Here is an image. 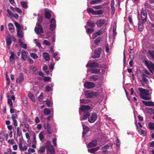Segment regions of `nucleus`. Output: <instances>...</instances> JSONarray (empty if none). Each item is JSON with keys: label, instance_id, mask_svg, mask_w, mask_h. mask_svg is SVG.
I'll use <instances>...</instances> for the list:
<instances>
[{"label": "nucleus", "instance_id": "33", "mask_svg": "<svg viewBox=\"0 0 154 154\" xmlns=\"http://www.w3.org/2000/svg\"><path fill=\"white\" fill-rule=\"evenodd\" d=\"M102 2V0H92L90 2L91 5L100 3Z\"/></svg>", "mask_w": 154, "mask_h": 154}, {"label": "nucleus", "instance_id": "8", "mask_svg": "<svg viewBox=\"0 0 154 154\" xmlns=\"http://www.w3.org/2000/svg\"><path fill=\"white\" fill-rule=\"evenodd\" d=\"M97 93L95 92H91V93L87 92L85 94V96L88 98H90L93 96H97Z\"/></svg>", "mask_w": 154, "mask_h": 154}, {"label": "nucleus", "instance_id": "38", "mask_svg": "<svg viewBox=\"0 0 154 154\" xmlns=\"http://www.w3.org/2000/svg\"><path fill=\"white\" fill-rule=\"evenodd\" d=\"M48 151L51 153V154H54L55 153V150L53 146L50 147V149H48Z\"/></svg>", "mask_w": 154, "mask_h": 154}, {"label": "nucleus", "instance_id": "1", "mask_svg": "<svg viewBox=\"0 0 154 154\" xmlns=\"http://www.w3.org/2000/svg\"><path fill=\"white\" fill-rule=\"evenodd\" d=\"M138 89L140 91V96L141 98L145 100H149L151 99L150 97L147 96L149 95V90L142 88H139Z\"/></svg>", "mask_w": 154, "mask_h": 154}, {"label": "nucleus", "instance_id": "13", "mask_svg": "<svg viewBox=\"0 0 154 154\" xmlns=\"http://www.w3.org/2000/svg\"><path fill=\"white\" fill-rule=\"evenodd\" d=\"M98 64L96 62H91V63H88L86 65V67H97L98 66Z\"/></svg>", "mask_w": 154, "mask_h": 154}, {"label": "nucleus", "instance_id": "4", "mask_svg": "<svg viewBox=\"0 0 154 154\" xmlns=\"http://www.w3.org/2000/svg\"><path fill=\"white\" fill-rule=\"evenodd\" d=\"M97 115L95 113H92L90 116L88 118V121L90 123L94 122L97 120Z\"/></svg>", "mask_w": 154, "mask_h": 154}, {"label": "nucleus", "instance_id": "48", "mask_svg": "<svg viewBox=\"0 0 154 154\" xmlns=\"http://www.w3.org/2000/svg\"><path fill=\"white\" fill-rule=\"evenodd\" d=\"M144 7L145 8L150 9L151 8V5L149 3L146 2L144 4Z\"/></svg>", "mask_w": 154, "mask_h": 154}, {"label": "nucleus", "instance_id": "18", "mask_svg": "<svg viewBox=\"0 0 154 154\" xmlns=\"http://www.w3.org/2000/svg\"><path fill=\"white\" fill-rule=\"evenodd\" d=\"M17 36L20 38H22L23 37V31L17 29Z\"/></svg>", "mask_w": 154, "mask_h": 154}, {"label": "nucleus", "instance_id": "44", "mask_svg": "<svg viewBox=\"0 0 154 154\" xmlns=\"http://www.w3.org/2000/svg\"><path fill=\"white\" fill-rule=\"evenodd\" d=\"M148 52L149 54L152 58V60L154 61V51H151L149 50Z\"/></svg>", "mask_w": 154, "mask_h": 154}, {"label": "nucleus", "instance_id": "62", "mask_svg": "<svg viewBox=\"0 0 154 154\" xmlns=\"http://www.w3.org/2000/svg\"><path fill=\"white\" fill-rule=\"evenodd\" d=\"M104 32V31H103L101 30H99L97 32H96V33H97V35L99 36V35L102 34Z\"/></svg>", "mask_w": 154, "mask_h": 154}, {"label": "nucleus", "instance_id": "54", "mask_svg": "<svg viewBox=\"0 0 154 154\" xmlns=\"http://www.w3.org/2000/svg\"><path fill=\"white\" fill-rule=\"evenodd\" d=\"M143 24H138V29L140 31H142L143 28Z\"/></svg>", "mask_w": 154, "mask_h": 154}, {"label": "nucleus", "instance_id": "21", "mask_svg": "<svg viewBox=\"0 0 154 154\" xmlns=\"http://www.w3.org/2000/svg\"><path fill=\"white\" fill-rule=\"evenodd\" d=\"M18 43L20 45L22 48L26 49L27 48V45L26 44H23V42L21 39L18 40Z\"/></svg>", "mask_w": 154, "mask_h": 154}, {"label": "nucleus", "instance_id": "37", "mask_svg": "<svg viewBox=\"0 0 154 154\" xmlns=\"http://www.w3.org/2000/svg\"><path fill=\"white\" fill-rule=\"evenodd\" d=\"M21 5L22 7L24 8H26L27 7V3L24 1H22L20 2Z\"/></svg>", "mask_w": 154, "mask_h": 154}, {"label": "nucleus", "instance_id": "53", "mask_svg": "<svg viewBox=\"0 0 154 154\" xmlns=\"http://www.w3.org/2000/svg\"><path fill=\"white\" fill-rule=\"evenodd\" d=\"M43 95L42 94H41L38 97V100L39 102H42L43 100Z\"/></svg>", "mask_w": 154, "mask_h": 154}, {"label": "nucleus", "instance_id": "31", "mask_svg": "<svg viewBox=\"0 0 154 154\" xmlns=\"http://www.w3.org/2000/svg\"><path fill=\"white\" fill-rule=\"evenodd\" d=\"M104 13L103 10H98L95 11L94 15H101Z\"/></svg>", "mask_w": 154, "mask_h": 154}, {"label": "nucleus", "instance_id": "40", "mask_svg": "<svg viewBox=\"0 0 154 154\" xmlns=\"http://www.w3.org/2000/svg\"><path fill=\"white\" fill-rule=\"evenodd\" d=\"M82 125L83 127V131L88 132L89 131V129L88 127L85 125L84 124L82 123Z\"/></svg>", "mask_w": 154, "mask_h": 154}, {"label": "nucleus", "instance_id": "9", "mask_svg": "<svg viewBox=\"0 0 154 154\" xmlns=\"http://www.w3.org/2000/svg\"><path fill=\"white\" fill-rule=\"evenodd\" d=\"M105 21L106 20L105 19H101L97 20L96 23L98 27H100L104 25Z\"/></svg>", "mask_w": 154, "mask_h": 154}, {"label": "nucleus", "instance_id": "35", "mask_svg": "<svg viewBox=\"0 0 154 154\" xmlns=\"http://www.w3.org/2000/svg\"><path fill=\"white\" fill-rule=\"evenodd\" d=\"M28 96L30 99L32 101H34L35 100L34 96L32 93H29L28 94Z\"/></svg>", "mask_w": 154, "mask_h": 154}, {"label": "nucleus", "instance_id": "45", "mask_svg": "<svg viewBox=\"0 0 154 154\" xmlns=\"http://www.w3.org/2000/svg\"><path fill=\"white\" fill-rule=\"evenodd\" d=\"M102 40V38L100 37H98L94 41V42L97 45V44L100 43Z\"/></svg>", "mask_w": 154, "mask_h": 154}, {"label": "nucleus", "instance_id": "16", "mask_svg": "<svg viewBox=\"0 0 154 154\" xmlns=\"http://www.w3.org/2000/svg\"><path fill=\"white\" fill-rule=\"evenodd\" d=\"M35 32L38 35L39 34L41 33H43V31L42 27L40 28L35 27Z\"/></svg>", "mask_w": 154, "mask_h": 154}, {"label": "nucleus", "instance_id": "42", "mask_svg": "<svg viewBox=\"0 0 154 154\" xmlns=\"http://www.w3.org/2000/svg\"><path fill=\"white\" fill-rule=\"evenodd\" d=\"M31 57L34 59H36L38 58L37 54L35 53H31L30 54Z\"/></svg>", "mask_w": 154, "mask_h": 154}, {"label": "nucleus", "instance_id": "24", "mask_svg": "<svg viewBox=\"0 0 154 154\" xmlns=\"http://www.w3.org/2000/svg\"><path fill=\"white\" fill-rule=\"evenodd\" d=\"M27 57V55L26 52L24 50H23L21 53V58L24 60H25Z\"/></svg>", "mask_w": 154, "mask_h": 154}, {"label": "nucleus", "instance_id": "12", "mask_svg": "<svg viewBox=\"0 0 154 154\" xmlns=\"http://www.w3.org/2000/svg\"><path fill=\"white\" fill-rule=\"evenodd\" d=\"M143 103L146 106H154V103L152 101H145L143 100Z\"/></svg>", "mask_w": 154, "mask_h": 154}, {"label": "nucleus", "instance_id": "51", "mask_svg": "<svg viewBox=\"0 0 154 154\" xmlns=\"http://www.w3.org/2000/svg\"><path fill=\"white\" fill-rule=\"evenodd\" d=\"M56 24H51L50 26V29L52 31L54 30L56 27Z\"/></svg>", "mask_w": 154, "mask_h": 154}, {"label": "nucleus", "instance_id": "61", "mask_svg": "<svg viewBox=\"0 0 154 154\" xmlns=\"http://www.w3.org/2000/svg\"><path fill=\"white\" fill-rule=\"evenodd\" d=\"M12 120H16V119L18 118V116L17 114H13L11 117Z\"/></svg>", "mask_w": 154, "mask_h": 154}, {"label": "nucleus", "instance_id": "20", "mask_svg": "<svg viewBox=\"0 0 154 154\" xmlns=\"http://www.w3.org/2000/svg\"><path fill=\"white\" fill-rule=\"evenodd\" d=\"M9 30L11 33H13L14 31V27L13 24L11 23H10L8 25Z\"/></svg>", "mask_w": 154, "mask_h": 154}, {"label": "nucleus", "instance_id": "32", "mask_svg": "<svg viewBox=\"0 0 154 154\" xmlns=\"http://www.w3.org/2000/svg\"><path fill=\"white\" fill-rule=\"evenodd\" d=\"M80 103L82 104L88 103L90 101V100L88 99H80Z\"/></svg>", "mask_w": 154, "mask_h": 154}, {"label": "nucleus", "instance_id": "57", "mask_svg": "<svg viewBox=\"0 0 154 154\" xmlns=\"http://www.w3.org/2000/svg\"><path fill=\"white\" fill-rule=\"evenodd\" d=\"M141 131V134L142 135H143V136H145L146 135V131H145L141 129H140L139 130V131Z\"/></svg>", "mask_w": 154, "mask_h": 154}, {"label": "nucleus", "instance_id": "56", "mask_svg": "<svg viewBox=\"0 0 154 154\" xmlns=\"http://www.w3.org/2000/svg\"><path fill=\"white\" fill-rule=\"evenodd\" d=\"M33 140L32 141V143L33 144H36V139L35 135V133H34L33 134Z\"/></svg>", "mask_w": 154, "mask_h": 154}, {"label": "nucleus", "instance_id": "49", "mask_svg": "<svg viewBox=\"0 0 154 154\" xmlns=\"http://www.w3.org/2000/svg\"><path fill=\"white\" fill-rule=\"evenodd\" d=\"M39 137L40 141H42L44 138L43 135V133L42 132H41L39 134Z\"/></svg>", "mask_w": 154, "mask_h": 154}, {"label": "nucleus", "instance_id": "6", "mask_svg": "<svg viewBox=\"0 0 154 154\" xmlns=\"http://www.w3.org/2000/svg\"><path fill=\"white\" fill-rule=\"evenodd\" d=\"M145 63L146 65L147 66L149 69L150 71L152 72V69L154 72V64L151 62L149 63L147 61H145Z\"/></svg>", "mask_w": 154, "mask_h": 154}, {"label": "nucleus", "instance_id": "58", "mask_svg": "<svg viewBox=\"0 0 154 154\" xmlns=\"http://www.w3.org/2000/svg\"><path fill=\"white\" fill-rule=\"evenodd\" d=\"M10 53L11 54V56H10L9 58L10 59H14V52L11 51Z\"/></svg>", "mask_w": 154, "mask_h": 154}, {"label": "nucleus", "instance_id": "50", "mask_svg": "<svg viewBox=\"0 0 154 154\" xmlns=\"http://www.w3.org/2000/svg\"><path fill=\"white\" fill-rule=\"evenodd\" d=\"M8 103L10 105V107H13V104L11 100L8 99Z\"/></svg>", "mask_w": 154, "mask_h": 154}, {"label": "nucleus", "instance_id": "22", "mask_svg": "<svg viewBox=\"0 0 154 154\" xmlns=\"http://www.w3.org/2000/svg\"><path fill=\"white\" fill-rule=\"evenodd\" d=\"M99 149V147H97L96 148L88 149V151L89 152L91 153H94V152L98 150Z\"/></svg>", "mask_w": 154, "mask_h": 154}, {"label": "nucleus", "instance_id": "39", "mask_svg": "<svg viewBox=\"0 0 154 154\" xmlns=\"http://www.w3.org/2000/svg\"><path fill=\"white\" fill-rule=\"evenodd\" d=\"M94 31V29L92 28H88L86 29V32L88 34H91Z\"/></svg>", "mask_w": 154, "mask_h": 154}, {"label": "nucleus", "instance_id": "17", "mask_svg": "<svg viewBox=\"0 0 154 154\" xmlns=\"http://www.w3.org/2000/svg\"><path fill=\"white\" fill-rule=\"evenodd\" d=\"M99 79V76L97 75H93L89 77V79L91 81H95Z\"/></svg>", "mask_w": 154, "mask_h": 154}, {"label": "nucleus", "instance_id": "46", "mask_svg": "<svg viewBox=\"0 0 154 154\" xmlns=\"http://www.w3.org/2000/svg\"><path fill=\"white\" fill-rule=\"evenodd\" d=\"M15 25L17 28V29L20 30L21 27L20 25L17 22H15L14 23Z\"/></svg>", "mask_w": 154, "mask_h": 154}, {"label": "nucleus", "instance_id": "25", "mask_svg": "<svg viewBox=\"0 0 154 154\" xmlns=\"http://www.w3.org/2000/svg\"><path fill=\"white\" fill-rule=\"evenodd\" d=\"M90 114L88 112H85L82 116V119H86L89 116Z\"/></svg>", "mask_w": 154, "mask_h": 154}, {"label": "nucleus", "instance_id": "5", "mask_svg": "<svg viewBox=\"0 0 154 154\" xmlns=\"http://www.w3.org/2000/svg\"><path fill=\"white\" fill-rule=\"evenodd\" d=\"M95 84L91 82H85L84 83V86L87 89H91L95 86Z\"/></svg>", "mask_w": 154, "mask_h": 154}, {"label": "nucleus", "instance_id": "10", "mask_svg": "<svg viewBox=\"0 0 154 154\" xmlns=\"http://www.w3.org/2000/svg\"><path fill=\"white\" fill-rule=\"evenodd\" d=\"M91 107L88 106H86L82 105L79 108V110H81L82 111L87 112V110L90 109Z\"/></svg>", "mask_w": 154, "mask_h": 154}, {"label": "nucleus", "instance_id": "15", "mask_svg": "<svg viewBox=\"0 0 154 154\" xmlns=\"http://www.w3.org/2000/svg\"><path fill=\"white\" fill-rule=\"evenodd\" d=\"M24 80V77L23 73H22L20 74L19 78L16 79V82L19 83H21Z\"/></svg>", "mask_w": 154, "mask_h": 154}, {"label": "nucleus", "instance_id": "7", "mask_svg": "<svg viewBox=\"0 0 154 154\" xmlns=\"http://www.w3.org/2000/svg\"><path fill=\"white\" fill-rule=\"evenodd\" d=\"M44 128L50 134H52V130L50 127V125L48 123H45L44 125Z\"/></svg>", "mask_w": 154, "mask_h": 154}, {"label": "nucleus", "instance_id": "63", "mask_svg": "<svg viewBox=\"0 0 154 154\" xmlns=\"http://www.w3.org/2000/svg\"><path fill=\"white\" fill-rule=\"evenodd\" d=\"M43 43L49 46L51 44L50 43L49 41L47 40H45L43 42Z\"/></svg>", "mask_w": 154, "mask_h": 154}, {"label": "nucleus", "instance_id": "19", "mask_svg": "<svg viewBox=\"0 0 154 154\" xmlns=\"http://www.w3.org/2000/svg\"><path fill=\"white\" fill-rule=\"evenodd\" d=\"M43 57L46 61H49L50 60L49 55L47 52L43 53Z\"/></svg>", "mask_w": 154, "mask_h": 154}, {"label": "nucleus", "instance_id": "34", "mask_svg": "<svg viewBox=\"0 0 154 154\" xmlns=\"http://www.w3.org/2000/svg\"><path fill=\"white\" fill-rule=\"evenodd\" d=\"M6 42L7 45H10L12 43L10 37H7L6 39Z\"/></svg>", "mask_w": 154, "mask_h": 154}, {"label": "nucleus", "instance_id": "30", "mask_svg": "<svg viewBox=\"0 0 154 154\" xmlns=\"http://www.w3.org/2000/svg\"><path fill=\"white\" fill-rule=\"evenodd\" d=\"M10 8L13 11H16L19 13H21L22 11L18 8H14L12 6H11Z\"/></svg>", "mask_w": 154, "mask_h": 154}, {"label": "nucleus", "instance_id": "64", "mask_svg": "<svg viewBox=\"0 0 154 154\" xmlns=\"http://www.w3.org/2000/svg\"><path fill=\"white\" fill-rule=\"evenodd\" d=\"M148 112L150 114L154 113V109L152 108L149 109L148 110Z\"/></svg>", "mask_w": 154, "mask_h": 154}, {"label": "nucleus", "instance_id": "29", "mask_svg": "<svg viewBox=\"0 0 154 154\" xmlns=\"http://www.w3.org/2000/svg\"><path fill=\"white\" fill-rule=\"evenodd\" d=\"M145 76L146 75L145 74H142L141 75L142 79L143 81L146 84H147L148 81V79L145 78Z\"/></svg>", "mask_w": 154, "mask_h": 154}, {"label": "nucleus", "instance_id": "3", "mask_svg": "<svg viewBox=\"0 0 154 154\" xmlns=\"http://www.w3.org/2000/svg\"><path fill=\"white\" fill-rule=\"evenodd\" d=\"M147 14L146 11L142 9L141 11V17L142 23H144L146 20Z\"/></svg>", "mask_w": 154, "mask_h": 154}, {"label": "nucleus", "instance_id": "52", "mask_svg": "<svg viewBox=\"0 0 154 154\" xmlns=\"http://www.w3.org/2000/svg\"><path fill=\"white\" fill-rule=\"evenodd\" d=\"M43 18L42 16H39L38 17L37 20L38 22L42 23L43 20Z\"/></svg>", "mask_w": 154, "mask_h": 154}, {"label": "nucleus", "instance_id": "47", "mask_svg": "<svg viewBox=\"0 0 154 154\" xmlns=\"http://www.w3.org/2000/svg\"><path fill=\"white\" fill-rule=\"evenodd\" d=\"M148 126L150 130H154V124L152 123H149Z\"/></svg>", "mask_w": 154, "mask_h": 154}, {"label": "nucleus", "instance_id": "26", "mask_svg": "<svg viewBox=\"0 0 154 154\" xmlns=\"http://www.w3.org/2000/svg\"><path fill=\"white\" fill-rule=\"evenodd\" d=\"M87 24L89 27H94L95 26V23L93 21L88 20L87 22Z\"/></svg>", "mask_w": 154, "mask_h": 154}, {"label": "nucleus", "instance_id": "2", "mask_svg": "<svg viewBox=\"0 0 154 154\" xmlns=\"http://www.w3.org/2000/svg\"><path fill=\"white\" fill-rule=\"evenodd\" d=\"M101 51L102 49L101 48L95 49L94 52V54L92 55V57L93 58H96L100 57Z\"/></svg>", "mask_w": 154, "mask_h": 154}, {"label": "nucleus", "instance_id": "43", "mask_svg": "<svg viewBox=\"0 0 154 154\" xmlns=\"http://www.w3.org/2000/svg\"><path fill=\"white\" fill-rule=\"evenodd\" d=\"M45 148L44 146L41 147L38 151L41 153H43L45 152Z\"/></svg>", "mask_w": 154, "mask_h": 154}, {"label": "nucleus", "instance_id": "28", "mask_svg": "<svg viewBox=\"0 0 154 154\" xmlns=\"http://www.w3.org/2000/svg\"><path fill=\"white\" fill-rule=\"evenodd\" d=\"M43 113L45 115H48L51 113V110L48 108H45L43 110Z\"/></svg>", "mask_w": 154, "mask_h": 154}, {"label": "nucleus", "instance_id": "59", "mask_svg": "<svg viewBox=\"0 0 154 154\" xmlns=\"http://www.w3.org/2000/svg\"><path fill=\"white\" fill-rule=\"evenodd\" d=\"M51 79V78L48 76L45 77L43 78V80L45 82H48Z\"/></svg>", "mask_w": 154, "mask_h": 154}, {"label": "nucleus", "instance_id": "36", "mask_svg": "<svg viewBox=\"0 0 154 154\" xmlns=\"http://www.w3.org/2000/svg\"><path fill=\"white\" fill-rule=\"evenodd\" d=\"M44 146L45 147V148H47L48 149H50V147H51L53 146L51 145V143L50 141H47L46 143V144Z\"/></svg>", "mask_w": 154, "mask_h": 154}, {"label": "nucleus", "instance_id": "41", "mask_svg": "<svg viewBox=\"0 0 154 154\" xmlns=\"http://www.w3.org/2000/svg\"><path fill=\"white\" fill-rule=\"evenodd\" d=\"M87 11L88 14L92 13L94 15L95 11L92 8H88Z\"/></svg>", "mask_w": 154, "mask_h": 154}, {"label": "nucleus", "instance_id": "23", "mask_svg": "<svg viewBox=\"0 0 154 154\" xmlns=\"http://www.w3.org/2000/svg\"><path fill=\"white\" fill-rule=\"evenodd\" d=\"M89 71L93 74H97L100 73V69H97L91 68L89 70Z\"/></svg>", "mask_w": 154, "mask_h": 154}, {"label": "nucleus", "instance_id": "60", "mask_svg": "<svg viewBox=\"0 0 154 154\" xmlns=\"http://www.w3.org/2000/svg\"><path fill=\"white\" fill-rule=\"evenodd\" d=\"M46 105H47L48 107H50L51 105V103L49 100L47 99L45 101Z\"/></svg>", "mask_w": 154, "mask_h": 154}, {"label": "nucleus", "instance_id": "55", "mask_svg": "<svg viewBox=\"0 0 154 154\" xmlns=\"http://www.w3.org/2000/svg\"><path fill=\"white\" fill-rule=\"evenodd\" d=\"M51 87L48 85H46L45 87V91L48 92H49L51 91Z\"/></svg>", "mask_w": 154, "mask_h": 154}, {"label": "nucleus", "instance_id": "27", "mask_svg": "<svg viewBox=\"0 0 154 154\" xmlns=\"http://www.w3.org/2000/svg\"><path fill=\"white\" fill-rule=\"evenodd\" d=\"M109 146L107 145H106L105 146L101 148V150L102 151V152L105 153H106L108 152V151L106 150L109 148Z\"/></svg>", "mask_w": 154, "mask_h": 154}, {"label": "nucleus", "instance_id": "11", "mask_svg": "<svg viewBox=\"0 0 154 154\" xmlns=\"http://www.w3.org/2000/svg\"><path fill=\"white\" fill-rule=\"evenodd\" d=\"M97 141L96 140H92L87 145L88 147L92 148L95 146L97 145Z\"/></svg>", "mask_w": 154, "mask_h": 154}, {"label": "nucleus", "instance_id": "14", "mask_svg": "<svg viewBox=\"0 0 154 154\" xmlns=\"http://www.w3.org/2000/svg\"><path fill=\"white\" fill-rule=\"evenodd\" d=\"M50 11H47L45 12L44 16L45 19L47 20H50L51 17V15Z\"/></svg>", "mask_w": 154, "mask_h": 154}]
</instances>
